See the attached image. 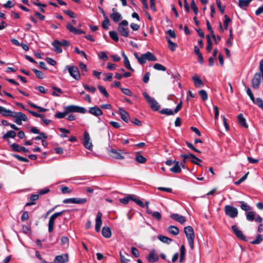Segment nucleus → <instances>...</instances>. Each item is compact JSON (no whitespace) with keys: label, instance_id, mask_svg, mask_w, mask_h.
<instances>
[{"label":"nucleus","instance_id":"1","mask_svg":"<svg viewBox=\"0 0 263 263\" xmlns=\"http://www.w3.org/2000/svg\"><path fill=\"white\" fill-rule=\"evenodd\" d=\"M184 232L187 238L190 248L193 250L194 247V241L195 233L193 228L191 226H187L184 228Z\"/></svg>","mask_w":263,"mask_h":263},{"label":"nucleus","instance_id":"2","mask_svg":"<svg viewBox=\"0 0 263 263\" xmlns=\"http://www.w3.org/2000/svg\"><path fill=\"white\" fill-rule=\"evenodd\" d=\"M143 96L149 103L151 109L153 111H159L160 105L158 102L153 98L150 97L146 92L143 93Z\"/></svg>","mask_w":263,"mask_h":263},{"label":"nucleus","instance_id":"3","mask_svg":"<svg viewBox=\"0 0 263 263\" xmlns=\"http://www.w3.org/2000/svg\"><path fill=\"white\" fill-rule=\"evenodd\" d=\"M66 70L68 71L70 76L75 80H79L81 79V74L77 66L67 65L65 71Z\"/></svg>","mask_w":263,"mask_h":263},{"label":"nucleus","instance_id":"4","mask_svg":"<svg viewBox=\"0 0 263 263\" xmlns=\"http://www.w3.org/2000/svg\"><path fill=\"white\" fill-rule=\"evenodd\" d=\"M224 210L226 214L232 218H235L238 216V210L237 208L234 206L226 205L224 206Z\"/></svg>","mask_w":263,"mask_h":263},{"label":"nucleus","instance_id":"5","mask_svg":"<svg viewBox=\"0 0 263 263\" xmlns=\"http://www.w3.org/2000/svg\"><path fill=\"white\" fill-rule=\"evenodd\" d=\"M68 114L71 112H79L81 114H85L87 110L83 107L78 106L74 105H70L65 106Z\"/></svg>","mask_w":263,"mask_h":263},{"label":"nucleus","instance_id":"6","mask_svg":"<svg viewBox=\"0 0 263 263\" xmlns=\"http://www.w3.org/2000/svg\"><path fill=\"white\" fill-rule=\"evenodd\" d=\"M261 79H262V75L256 72L254 74V77L251 81L252 87L254 89H258L261 84Z\"/></svg>","mask_w":263,"mask_h":263},{"label":"nucleus","instance_id":"7","mask_svg":"<svg viewBox=\"0 0 263 263\" xmlns=\"http://www.w3.org/2000/svg\"><path fill=\"white\" fill-rule=\"evenodd\" d=\"M87 201V199L85 198H71L64 199L63 202L64 203H76L81 204L86 203Z\"/></svg>","mask_w":263,"mask_h":263},{"label":"nucleus","instance_id":"8","mask_svg":"<svg viewBox=\"0 0 263 263\" xmlns=\"http://www.w3.org/2000/svg\"><path fill=\"white\" fill-rule=\"evenodd\" d=\"M121 150H117L114 148H111L108 150V155L116 159L122 160L124 159V157L122 155V153H120Z\"/></svg>","mask_w":263,"mask_h":263},{"label":"nucleus","instance_id":"9","mask_svg":"<svg viewBox=\"0 0 263 263\" xmlns=\"http://www.w3.org/2000/svg\"><path fill=\"white\" fill-rule=\"evenodd\" d=\"M232 230L238 238L245 241H247L246 237L243 235L242 232L238 229L236 225L232 226Z\"/></svg>","mask_w":263,"mask_h":263},{"label":"nucleus","instance_id":"10","mask_svg":"<svg viewBox=\"0 0 263 263\" xmlns=\"http://www.w3.org/2000/svg\"><path fill=\"white\" fill-rule=\"evenodd\" d=\"M90 138L89 133L85 131L84 134L83 145L86 148L91 150L92 144L91 142H90Z\"/></svg>","mask_w":263,"mask_h":263},{"label":"nucleus","instance_id":"11","mask_svg":"<svg viewBox=\"0 0 263 263\" xmlns=\"http://www.w3.org/2000/svg\"><path fill=\"white\" fill-rule=\"evenodd\" d=\"M69 256L67 253L57 255L54 259V262L57 263H66L68 261Z\"/></svg>","mask_w":263,"mask_h":263},{"label":"nucleus","instance_id":"12","mask_svg":"<svg viewBox=\"0 0 263 263\" xmlns=\"http://www.w3.org/2000/svg\"><path fill=\"white\" fill-rule=\"evenodd\" d=\"M159 259L158 255L156 253L155 249L151 250L148 254L147 259L149 262H155L158 261Z\"/></svg>","mask_w":263,"mask_h":263},{"label":"nucleus","instance_id":"13","mask_svg":"<svg viewBox=\"0 0 263 263\" xmlns=\"http://www.w3.org/2000/svg\"><path fill=\"white\" fill-rule=\"evenodd\" d=\"M10 147L12 150L14 152H23L24 153H27L29 152L28 149L26 148L25 147L23 146H20L19 144L17 143H12L10 145Z\"/></svg>","mask_w":263,"mask_h":263},{"label":"nucleus","instance_id":"14","mask_svg":"<svg viewBox=\"0 0 263 263\" xmlns=\"http://www.w3.org/2000/svg\"><path fill=\"white\" fill-rule=\"evenodd\" d=\"M67 29L74 34H85V32L82 30L77 29L74 27L70 23H68L66 25Z\"/></svg>","mask_w":263,"mask_h":263},{"label":"nucleus","instance_id":"15","mask_svg":"<svg viewBox=\"0 0 263 263\" xmlns=\"http://www.w3.org/2000/svg\"><path fill=\"white\" fill-rule=\"evenodd\" d=\"M119 112L121 118L126 123H127L129 119L130 116L129 114L122 108L120 107L119 108Z\"/></svg>","mask_w":263,"mask_h":263},{"label":"nucleus","instance_id":"16","mask_svg":"<svg viewBox=\"0 0 263 263\" xmlns=\"http://www.w3.org/2000/svg\"><path fill=\"white\" fill-rule=\"evenodd\" d=\"M88 112L96 116H100L103 115V112L101 109L98 106L91 107L89 108Z\"/></svg>","mask_w":263,"mask_h":263},{"label":"nucleus","instance_id":"17","mask_svg":"<svg viewBox=\"0 0 263 263\" xmlns=\"http://www.w3.org/2000/svg\"><path fill=\"white\" fill-rule=\"evenodd\" d=\"M170 217L182 224L186 221V218L184 216L180 215L178 214H172L170 215Z\"/></svg>","mask_w":263,"mask_h":263},{"label":"nucleus","instance_id":"18","mask_svg":"<svg viewBox=\"0 0 263 263\" xmlns=\"http://www.w3.org/2000/svg\"><path fill=\"white\" fill-rule=\"evenodd\" d=\"M0 114H2L4 117H12L13 114H16V112L7 109L6 108L0 106Z\"/></svg>","mask_w":263,"mask_h":263},{"label":"nucleus","instance_id":"19","mask_svg":"<svg viewBox=\"0 0 263 263\" xmlns=\"http://www.w3.org/2000/svg\"><path fill=\"white\" fill-rule=\"evenodd\" d=\"M174 166L170 168V171L175 173L179 174L181 172V166L179 163V161L174 160Z\"/></svg>","mask_w":263,"mask_h":263},{"label":"nucleus","instance_id":"20","mask_svg":"<svg viewBox=\"0 0 263 263\" xmlns=\"http://www.w3.org/2000/svg\"><path fill=\"white\" fill-rule=\"evenodd\" d=\"M117 30L121 35L126 37H128L129 29L127 27L118 26Z\"/></svg>","mask_w":263,"mask_h":263},{"label":"nucleus","instance_id":"21","mask_svg":"<svg viewBox=\"0 0 263 263\" xmlns=\"http://www.w3.org/2000/svg\"><path fill=\"white\" fill-rule=\"evenodd\" d=\"M237 120L239 124L241 126L248 128V125L246 122V119L243 117V116L242 114H240L237 116Z\"/></svg>","mask_w":263,"mask_h":263},{"label":"nucleus","instance_id":"22","mask_svg":"<svg viewBox=\"0 0 263 263\" xmlns=\"http://www.w3.org/2000/svg\"><path fill=\"white\" fill-rule=\"evenodd\" d=\"M192 80L194 82L195 86L197 88L200 87L204 85L202 80L198 76H194L192 77Z\"/></svg>","mask_w":263,"mask_h":263},{"label":"nucleus","instance_id":"23","mask_svg":"<svg viewBox=\"0 0 263 263\" xmlns=\"http://www.w3.org/2000/svg\"><path fill=\"white\" fill-rule=\"evenodd\" d=\"M56 218H57L54 214H52L49 218L48 222V231L50 233L52 232L53 230L54 221Z\"/></svg>","mask_w":263,"mask_h":263},{"label":"nucleus","instance_id":"24","mask_svg":"<svg viewBox=\"0 0 263 263\" xmlns=\"http://www.w3.org/2000/svg\"><path fill=\"white\" fill-rule=\"evenodd\" d=\"M102 234L105 238H110L111 236V231L110 228L104 227L102 229Z\"/></svg>","mask_w":263,"mask_h":263},{"label":"nucleus","instance_id":"25","mask_svg":"<svg viewBox=\"0 0 263 263\" xmlns=\"http://www.w3.org/2000/svg\"><path fill=\"white\" fill-rule=\"evenodd\" d=\"M30 132L33 134H39L40 137H42V138L47 139L48 136L47 134L43 132H40V130L36 127H32L30 129Z\"/></svg>","mask_w":263,"mask_h":263},{"label":"nucleus","instance_id":"26","mask_svg":"<svg viewBox=\"0 0 263 263\" xmlns=\"http://www.w3.org/2000/svg\"><path fill=\"white\" fill-rule=\"evenodd\" d=\"M110 17L115 23L119 22L122 18V15L119 12L112 13L110 14Z\"/></svg>","mask_w":263,"mask_h":263},{"label":"nucleus","instance_id":"27","mask_svg":"<svg viewBox=\"0 0 263 263\" xmlns=\"http://www.w3.org/2000/svg\"><path fill=\"white\" fill-rule=\"evenodd\" d=\"M135 160L139 163H145L146 162V158L140 154V152H136Z\"/></svg>","mask_w":263,"mask_h":263},{"label":"nucleus","instance_id":"28","mask_svg":"<svg viewBox=\"0 0 263 263\" xmlns=\"http://www.w3.org/2000/svg\"><path fill=\"white\" fill-rule=\"evenodd\" d=\"M167 231L171 234L173 235H177L179 233V229L174 226H170L167 228Z\"/></svg>","mask_w":263,"mask_h":263},{"label":"nucleus","instance_id":"29","mask_svg":"<svg viewBox=\"0 0 263 263\" xmlns=\"http://www.w3.org/2000/svg\"><path fill=\"white\" fill-rule=\"evenodd\" d=\"M166 39L167 41V43L168 44V48L172 51H174L176 48L177 47V45L176 43L172 42L170 38L168 36L166 37Z\"/></svg>","mask_w":263,"mask_h":263},{"label":"nucleus","instance_id":"30","mask_svg":"<svg viewBox=\"0 0 263 263\" xmlns=\"http://www.w3.org/2000/svg\"><path fill=\"white\" fill-rule=\"evenodd\" d=\"M180 157L182 158V160L180 163V165L181 166V167L183 169H185L187 167L186 165H185L186 159L189 158H191V157L189 156V154H181L180 155Z\"/></svg>","mask_w":263,"mask_h":263},{"label":"nucleus","instance_id":"31","mask_svg":"<svg viewBox=\"0 0 263 263\" xmlns=\"http://www.w3.org/2000/svg\"><path fill=\"white\" fill-rule=\"evenodd\" d=\"M180 255L179 262H182L184 260L185 257L186 250H185L184 245H181V246L180 247Z\"/></svg>","mask_w":263,"mask_h":263},{"label":"nucleus","instance_id":"32","mask_svg":"<svg viewBox=\"0 0 263 263\" xmlns=\"http://www.w3.org/2000/svg\"><path fill=\"white\" fill-rule=\"evenodd\" d=\"M146 57V60L149 61H156L157 60V58L151 52L147 51L146 53L143 54Z\"/></svg>","mask_w":263,"mask_h":263},{"label":"nucleus","instance_id":"33","mask_svg":"<svg viewBox=\"0 0 263 263\" xmlns=\"http://www.w3.org/2000/svg\"><path fill=\"white\" fill-rule=\"evenodd\" d=\"M16 136V133L13 130H9L4 134L3 136V139H6L9 138H14Z\"/></svg>","mask_w":263,"mask_h":263},{"label":"nucleus","instance_id":"34","mask_svg":"<svg viewBox=\"0 0 263 263\" xmlns=\"http://www.w3.org/2000/svg\"><path fill=\"white\" fill-rule=\"evenodd\" d=\"M158 239L161 241L166 243H170L172 241V239L171 238H170L167 236L161 235H159L158 236Z\"/></svg>","mask_w":263,"mask_h":263},{"label":"nucleus","instance_id":"35","mask_svg":"<svg viewBox=\"0 0 263 263\" xmlns=\"http://www.w3.org/2000/svg\"><path fill=\"white\" fill-rule=\"evenodd\" d=\"M250 3L249 1L247 0H238V5L241 9H245Z\"/></svg>","mask_w":263,"mask_h":263},{"label":"nucleus","instance_id":"36","mask_svg":"<svg viewBox=\"0 0 263 263\" xmlns=\"http://www.w3.org/2000/svg\"><path fill=\"white\" fill-rule=\"evenodd\" d=\"M169 108H163L162 110H159V112L161 114L166 115L167 116L174 115V112Z\"/></svg>","mask_w":263,"mask_h":263},{"label":"nucleus","instance_id":"37","mask_svg":"<svg viewBox=\"0 0 263 263\" xmlns=\"http://www.w3.org/2000/svg\"><path fill=\"white\" fill-rule=\"evenodd\" d=\"M68 114L67 110L66 109L65 106L64 108V112H58L55 113L54 116L55 118L58 119H61L64 118Z\"/></svg>","mask_w":263,"mask_h":263},{"label":"nucleus","instance_id":"38","mask_svg":"<svg viewBox=\"0 0 263 263\" xmlns=\"http://www.w3.org/2000/svg\"><path fill=\"white\" fill-rule=\"evenodd\" d=\"M56 43H57L61 46H63L65 48L68 47L70 45V43L68 41L64 39L62 40L61 41H59V40H56Z\"/></svg>","mask_w":263,"mask_h":263},{"label":"nucleus","instance_id":"39","mask_svg":"<svg viewBox=\"0 0 263 263\" xmlns=\"http://www.w3.org/2000/svg\"><path fill=\"white\" fill-rule=\"evenodd\" d=\"M52 45L54 47V50L57 53H61L62 52V49L60 47V45H59L57 43H56V40H54L53 42L52 43Z\"/></svg>","mask_w":263,"mask_h":263},{"label":"nucleus","instance_id":"40","mask_svg":"<svg viewBox=\"0 0 263 263\" xmlns=\"http://www.w3.org/2000/svg\"><path fill=\"white\" fill-rule=\"evenodd\" d=\"M104 20L102 23V27L103 29L107 30L108 26L110 25V21L107 16L104 17Z\"/></svg>","mask_w":263,"mask_h":263},{"label":"nucleus","instance_id":"41","mask_svg":"<svg viewBox=\"0 0 263 263\" xmlns=\"http://www.w3.org/2000/svg\"><path fill=\"white\" fill-rule=\"evenodd\" d=\"M133 198V195H129L128 196H125L123 198L120 199V202L124 204H126L128 203L129 200H132Z\"/></svg>","mask_w":263,"mask_h":263},{"label":"nucleus","instance_id":"42","mask_svg":"<svg viewBox=\"0 0 263 263\" xmlns=\"http://www.w3.org/2000/svg\"><path fill=\"white\" fill-rule=\"evenodd\" d=\"M263 240V235L262 234H258L257 235L256 238L254 240L251 242V243L253 245H258L259 244L261 241Z\"/></svg>","mask_w":263,"mask_h":263},{"label":"nucleus","instance_id":"43","mask_svg":"<svg viewBox=\"0 0 263 263\" xmlns=\"http://www.w3.org/2000/svg\"><path fill=\"white\" fill-rule=\"evenodd\" d=\"M61 245L67 248L69 246V238L68 237L64 236L61 238Z\"/></svg>","mask_w":263,"mask_h":263},{"label":"nucleus","instance_id":"44","mask_svg":"<svg viewBox=\"0 0 263 263\" xmlns=\"http://www.w3.org/2000/svg\"><path fill=\"white\" fill-rule=\"evenodd\" d=\"M98 88L100 92L101 93H102L104 96V97L106 98L109 97V93L107 92L106 89L104 86L99 85L98 86Z\"/></svg>","mask_w":263,"mask_h":263},{"label":"nucleus","instance_id":"45","mask_svg":"<svg viewBox=\"0 0 263 263\" xmlns=\"http://www.w3.org/2000/svg\"><path fill=\"white\" fill-rule=\"evenodd\" d=\"M239 203L241 204L240 208L242 210L245 211H248L251 209V206L248 205V204L245 201H239Z\"/></svg>","mask_w":263,"mask_h":263},{"label":"nucleus","instance_id":"46","mask_svg":"<svg viewBox=\"0 0 263 263\" xmlns=\"http://www.w3.org/2000/svg\"><path fill=\"white\" fill-rule=\"evenodd\" d=\"M199 95L203 101H206L208 100V95L205 90H199Z\"/></svg>","mask_w":263,"mask_h":263},{"label":"nucleus","instance_id":"47","mask_svg":"<svg viewBox=\"0 0 263 263\" xmlns=\"http://www.w3.org/2000/svg\"><path fill=\"white\" fill-rule=\"evenodd\" d=\"M32 70L35 73L36 77L39 79H42L44 78V73L42 71L39 70L35 68H32Z\"/></svg>","mask_w":263,"mask_h":263},{"label":"nucleus","instance_id":"48","mask_svg":"<svg viewBox=\"0 0 263 263\" xmlns=\"http://www.w3.org/2000/svg\"><path fill=\"white\" fill-rule=\"evenodd\" d=\"M110 37L115 42L119 41V37L117 33L115 31H110L109 32Z\"/></svg>","mask_w":263,"mask_h":263},{"label":"nucleus","instance_id":"49","mask_svg":"<svg viewBox=\"0 0 263 263\" xmlns=\"http://www.w3.org/2000/svg\"><path fill=\"white\" fill-rule=\"evenodd\" d=\"M12 156L13 157L17 159L20 161L25 162H29V160L27 158L22 157L17 154H12Z\"/></svg>","mask_w":263,"mask_h":263},{"label":"nucleus","instance_id":"50","mask_svg":"<svg viewBox=\"0 0 263 263\" xmlns=\"http://www.w3.org/2000/svg\"><path fill=\"white\" fill-rule=\"evenodd\" d=\"M154 68L157 70L159 71H164L166 70V68L165 66L163 65L159 64V63H156L154 65Z\"/></svg>","mask_w":263,"mask_h":263},{"label":"nucleus","instance_id":"51","mask_svg":"<svg viewBox=\"0 0 263 263\" xmlns=\"http://www.w3.org/2000/svg\"><path fill=\"white\" fill-rule=\"evenodd\" d=\"M246 218L250 221H253L255 219V214L252 211H250L247 213Z\"/></svg>","mask_w":263,"mask_h":263},{"label":"nucleus","instance_id":"52","mask_svg":"<svg viewBox=\"0 0 263 263\" xmlns=\"http://www.w3.org/2000/svg\"><path fill=\"white\" fill-rule=\"evenodd\" d=\"M84 88L85 90L90 91L92 93H95L96 91V88L93 86H89L87 84L84 83L83 84Z\"/></svg>","mask_w":263,"mask_h":263},{"label":"nucleus","instance_id":"53","mask_svg":"<svg viewBox=\"0 0 263 263\" xmlns=\"http://www.w3.org/2000/svg\"><path fill=\"white\" fill-rule=\"evenodd\" d=\"M231 19L228 16V15H224V20L223 21L224 27L226 30L228 29V24L231 22Z\"/></svg>","mask_w":263,"mask_h":263},{"label":"nucleus","instance_id":"54","mask_svg":"<svg viewBox=\"0 0 263 263\" xmlns=\"http://www.w3.org/2000/svg\"><path fill=\"white\" fill-rule=\"evenodd\" d=\"M132 201L135 202L138 205H139L141 208H144L145 206V204H144V203L141 200L136 198L135 195H133Z\"/></svg>","mask_w":263,"mask_h":263},{"label":"nucleus","instance_id":"55","mask_svg":"<svg viewBox=\"0 0 263 263\" xmlns=\"http://www.w3.org/2000/svg\"><path fill=\"white\" fill-rule=\"evenodd\" d=\"M216 3L220 12L221 14H223L224 13L225 6H221L220 0H216Z\"/></svg>","mask_w":263,"mask_h":263},{"label":"nucleus","instance_id":"56","mask_svg":"<svg viewBox=\"0 0 263 263\" xmlns=\"http://www.w3.org/2000/svg\"><path fill=\"white\" fill-rule=\"evenodd\" d=\"M60 190L63 194H69L71 193L72 190L66 186H61Z\"/></svg>","mask_w":263,"mask_h":263},{"label":"nucleus","instance_id":"57","mask_svg":"<svg viewBox=\"0 0 263 263\" xmlns=\"http://www.w3.org/2000/svg\"><path fill=\"white\" fill-rule=\"evenodd\" d=\"M191 8L193 9L194 13L196 15H197L198 12V7L196 6V5L195 4L194 0L191 1Z\"/></svg>","mask_w":263,"mask_h":263},{"label":"nucleus","instance_id":"58","mask_svg":"<svg viewBox=\"0 0 263 263\" xmlns=\"http://www.w3.org/2000/svg\"><path fill=\"white\" fill-rule=\"evenodd\" d=\"M98 57L100 59L103 60L104 61H106L108 59L107 55L104 51H101L99 52L98 54Z\"/></svg>","mask_w":263,"mask_h":263},{"label":"nucleus","instance_id":"59","mask_svg":"<svg viewBox=\"0 0 263 263\" xmlns=\"http://www.w3.org/2000/svg\"><path fill=\"white\" fill-rule=\"evenodd\" d=\"M22 231L25 234H27L29 232L31 231V229L30 226L23 225Z\"/></svg>","mask_w":263,"mask_h":263},{"label":"nucleus","instance_id":"60","mask_svg":"<svg viewBox=\"0 0 263 263\" xmlns=\"http://www.w3.org/2000/svg\"><path fill=\"white\" fill-rule=\"evenodd\" d=\"M124 64L126 68L132 71H134V69L130 66L128 59L124 60Z\"/></svg>","mask_w":263,"mask_h":263},{"label":"nucleus","instance_id":"61","mask_svg":"<svg viewBox=\"0 0 263 263\" xmlns=\"http://www.w3.org/2000/svg\"><path fill=\"white\" fill-rule=\"evenodd\" d=\"M255 104H256L258 107L260 108L261 109H263V100L260 98H257L256 99Z\"/></svg>","mask_w":263,"mask_h":263},{"label":"nucleus","instance_id":"62","mask_svg":"<svg viewBox=\"0 0 263 263\" xmlns=\"http://www.w3.org/2000/svg\"><path fill=\"white\" fill-rule=\"evenodd\" d=\"M12 117L14 118V122L17 125H22L23 121L21 120V118H20V116L18 115V114H13V116Z\"/></svg>","mask_w":263,"mask_h":263},{"label":"nucleus","instance_id":"63","mask_svg":"<svg viewBox=\"0 0 263 263\" xmlns=\"http://www.w3.org/2000/svg\"><path fill=\"white\" fill-rule=\"evenodd\" d=\"M63 12L68 15L71 18H76V16L75 13L71 10L68 9L67 10H63Z\"/></svg>","mask_w":263,"mask_h":263},{"label":"nucleus","instance_id":"64","mask_svg":"<svg viewBox=\"0 0 263 263\" xmlns=\"http://www.w3.org/2000/svg\"><path fill=\"white\" fill-rule=\"evenodd\" d=\"M120 257L121 263H128L130 261V259L126 258L121 251L120 252Z\"/></svg>","mask_w":263,"mask_h":263}]
</instances>
